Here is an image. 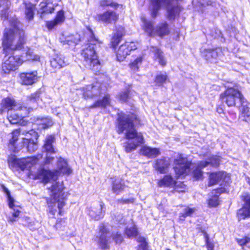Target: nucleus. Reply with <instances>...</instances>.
<instances>
[{
    "instance_id": "nucleus-1",
    "label": "nucleus",
    "mask_w": 250,
    "mask_h": 250,
    "mask_svg": "<svg viewBox=\"0 0 250 250\" xmlns=\"http://www.w3.org/2000/svg\"><path fill=\"white\" fill-rule=\"evenodd\" d=\"M4 21H9L10 28H6L2 39V47L5 54L2 64V71L6 74L15 70L23 62H40V56L35 54L33 50L27 48L21 56H10L15 50H21L25 43L24 32L21 29V25L17 21L16 17H5Z\"/></svg>"
},
{
    "instance_id": "nucleus-2",
    "label": "nucleus",
    "mask_w": 250,
    "mask_h": 250,
    "mask_svg": "<svg viewBox=\"0 0 250 250\" xmlns=\"http://www.w3.org/2000/svg\"><path fill=\"white\" fill-rule=\"evenodd\" d=\"M137 120V116L133 113H121L118 114L117 128L119 134L125 132L128 141L125 143V151L127 153L136 149L143 143L144 138L141 133H138L134 127Z\"/></svg>"
},
{
    "instance_id": "nucleus-3",
    "label": "nucleus",
    "mask_w": 250,
    "mask_h": 250,
    "mask_svg": "<svg viewBox=\"0 0 250 250\" xmlns=\"http://www.w3.org/2000/svg\"><path fill=\"white\" fill-rule=\"evenodd\" d=\"M87 29L89 33L88 43L83 49L81 55L83 59V63L84 66L88 69L97 71L101 67L100 62L95 51L96 45L99 42L95 38L91 29L88 27Z\"/></svg>"
},
{
    "instance_id": "nucleus-4",
    "label": "nucleus",
    "mask_w": 250,
    "mask_h": 250,
    "mask_svg": "<svg viewBox=\"0 0 250 250\" xmlns=\"http://www.w3.org/2000/svg\"><path fill=\"white\" fill-rule=\"evenodd\" d=\"M64 187L62 182H54L51 187L48 188L52 200L53 205H49V212L53 216L57 211L56 204L60 215L62 214V209L65 204L67 193L63 191Z\"/></svg>"
},
{
    "instance_id": "nucleus-5",
    "label": "nucleus",
    "mask_w": 250,
    "mask_h": 250,
    "mask_svg": "<svg viewBox=\"0 0 250 250\" xmlns=\"http://www.w3.org/2000/svg\"><path fill=\"white\" fill-rule=\"evenodd\" d=\"M71 172L72 169L68 166L67 162L60 157L58 160L57 169L55 172L41 168L36 173L35 178L41 180L43 183H47L50 179H55L60 174L69 175Z\"/></svg>"
},
{
    "instance_id": "nucleus-6",
    "label": "nucleus",
    "mask_w": 250,
    "mask_h": 250,
    "mask_svg": "<svg viewBox=\"0 0 250 250\" xmlns=\"http://www.w3.org/2000/svg\"><path fill=\"white\" fill-rule=\"evenodd\" d=\"M182 0H152L150 9L152 16H156L158 11L162 8L166 9L167 16H178L183 10V7L178 3Z\"/></svg>"
},
{
    "instance_id": "nucleus-7",
    "label": "nucleus",
    "mask_w": 250,
    "mask_h": 250,
    "mask_svg": "<svg viewBox=\"0 0 250 250\" xmlns=\"http://www.w3.org/2000/svg\"><path fill=\"white\" fill-rule=\"evenodd\" d=\"M141 21L143 29L148 36H157L163 38L170 33V28L166 22L159 23L154 28L155 21L153 18L147 19L145 17H142Z\"/></svg>"
},
{
    "instance_id": "nucleus-8",
    "label": "nucleus",
    "mask_w": 250,
    "mask_h": 250,
    "mask_svg": "<svg viewBox=\"0 0 250 250\" xmlns=\"http://www.w3.org/2000/svg\"><path fill=\"white\" fill-rule=\"evenodd\" d=\"M99 229L98 243L101 249H108L112 240H114L116 244H120L123 242V236L120 232H112L111 234L108 229L104 224L99 225Z\"/></svg>"
},
{
    "instance_id": "nucleus-9",
    "label": "nucleus",
    "mask_w": 250,
    "mask_h": 250,
    "mask_svg": "<svg viewBox=\"0 0 250 250\" xmlns=\"http://www.w3.org/2000/svg\"><path fill=\"white\" fill-rule=\"evenodd\" d=\"M43 155L39 154L36 156L17 159L14 156L9 157L8 164L10 167H19L21 170L30 168L33 165L38 163L39 160L42 158Z\"/></svg>"
},
{
    "instance_id": "nucleus-10",
    "label": "nucleus",
    "mask_w": 250,
    "mask_h": 250,
    "mask_svg": "<svg viewBox=\"0 0 250 250\" xmlns=\"http://www.w3.org/2000/svg\"><path fill=\"white\" fill-rule=\"evenodd\" d=\"M223 102H225L228 106H235L236 103L244 102L245 98L241 92L237 89L228 86L227 89L220 96Z\"/></svg>"
},
{
    "instance_id": "nucleus-11",
    "label": "nucleus",
    "mask_w": 250,
    "mask_h": 250,
    "mask_svg": "<svg viewBox=\"0 0 250 250\" xmlns=\"http://www.w3.org/2000/svg\"><path fill=\"white\" fill-rule=\"evenodd\" d=\"M55 140L53 135H48L46 137L44 144L43 146V152L45 153L43 165H49L52 163L54 160V157L53 156L56 151L53 145Z\"/></svg>"
},
{
    "instance_id": "nucleus-12",
    "label": "nucleus",
    "mask_w": 250,
    "mask_h": 250,
    "mask_svg": "<svg viewBox=\"0 0 250 250\" xmlns=\"http://www.w3.org/2000/svg\"><path fill=\"white\" fill-rule=\"evenodd\" d=\"M31 109L32 108L19 106L15 110H11L8 111L7 119L11 124H18L22 118L29 113Z\"/></svg>"
},
{
    "instance_id": "nucleus-13",
    "label": "nucleus",
    "mask_w": 250,
    "mask_h": 250,
    "mask_svg": "<svg viewBox=\"0 0 250 250\" xmlns=\"http://www.w3.org/2000/svg\"><path fill=\"white\" fill-rule=\"evenodd\" d=\"M174 169L177 176L186 174L189 171L191 163L187 159L179 155L174 162Z\"/></svg>"
},
{
    "instance_id": "nucleus-14",
    "label": "nucleus",
    "mask_w": 250,
    "mask_h": 250,
    "mask_svg": "<svg viewBox=\"0 0 250 250\" xmlns=\"http://www.w3.org/2000/svg\"><path fill=\"white\" fill-rule=\"evenodd\" d=\"M137 45L134 42H126L121 45L117 52V59L120 61H123L129 54L131 50L137 49Z\"/></svg>"
},
{
    "instance_id": "nucleus-15",
    "label": "nucleus",
    "mask_w": 250,
    "mask_h": 250,
    "mask_svg": "<svg viewBox=\"0 0 250 250\" xmlns=\"http://www.w3.org/2000/svg\"><path fill=\"white\" fill-rule=\"evenodd\" d=\"M222 51L220 48L205 49L202 52V56L208 61L211 62H216L218 58L220 57Z\"/></svg>"
},
{
    "instance_id": "nucleus-16",
    "label": "nucleus",
    "mask_w": 250,
    "mask_h": 250,
    "mask_svg": "<svg viewBox=\"0 0 250 250\" xmlns=\"http://www.w3.org/2000/svg\"><path fill=\"white\" fill-rule=\"evenodd\" d=\"M22 84L26 85H32L38 80V72L33 71L30 72H23L20 74Z\"/></svg>"
},
{
    "instance_id": "nucleus-17",
    "label": "nucleus",
    "mask_w": 250,
    "mask_h": 250,
    "mask_svg": "<svg viewBox=\"0 0 250 250\" xmlns=\"http://www.w3.org/2000/svg\"><path fill=\"white\" fill-rule=\"evenodd\" d=\"M60 42L63 45H68L69 46H74L80 41L79 35L76 34L66 35L62 34L59 39Z\"/></svg>"
},
{
    "instance_id": "nucleus-18",
    "label": "nucleus",
    "mask_w": 250,
    "mask_h": 250,
    "mask_svg": "<svg viewBox=\"0 0 250 250\" xmlns=\"http://www.w3.org/2000/svg\"><path fill=\"white\" fill-rule=\"evenodd\" d=\"M169 166V159L164 158L155 160L153 164V167L160 173H165L167 171Z\"/></svg>"
},
{
    "instance_id": "nucleus-19",
    "label": "nucleus",
    "mask_w": 250,
    "mask_h": 250,
    "mask_svg": "<svg viewBox=\"0 0 250 250\" xmlns=\"http://www.w3.org/2000/svg\"><path fill=\"white\" fill-rule=\"evenodd\" d=\"M98 83L96 85H89L83 88V96L85 99H91L101 94Z\"/></svg>"
},
{
    "instance_id": "nucleus-20",
    "label": "nucleus",
    "mask_w": 250,
    "mask_h": 250,
    "mask_svg": "<svg viewBox=\"0 0 250 250\" xmlns=\"http://www.w3.org/2000/svg\"><path fill=\"white\" fill-rule=\"evenodd\" d=\"M39 6L40 9L38 11L39 14H51L54 10L51 0H44L40 4Z\"/></svg>"
},
{
    "instance_id": "nucleus-21",
    "label": "nucleus",
    "mask_w": 250,
    "mask_h": 250,
    "mask_svg": "<svg viewBox=\"0 0 250 250\" xmlns=\"http://www.w3.org/2000/svg\"><path fill=\"white\" fill-rule=\"evenodd\" d=\"M50 66L54 70L59 69L65 65L67 63L64 60V57L62 55H57L50 60Z\"/></svg>"
},
{
    "instance_id": "nucleus-22",
    "label": "nucleus",
    "mask_w": 250,
    "mask_h": 250,
    "mask_svg": "<svg viewBox=\"0 0 250 250\" xmlns=\"http://www.w3.org/2000/svg\"><path fill=\"white\" fill-rule=\"evenodd\" d=\"M19 106L16 105L15 102L10 98H6L2 100L1 103V113L11 110H15Z\"/></svg>"
},
{
    "instance_id": "nucleus-23",
    "label": "nucleus",
    "mask_w": 250,
    "mask_h": 250,
    "mask_svg": "<svg viewBox=\"0 0 250 250\" xmlns=\"http://www.w3.org/2000/svg\"><path fill=\"white\" fill-rule=\"evenodd\" d=\"M208 162L204 161L199 162L192 171L193 177L196 180L201 179L203 177V171L202 169L208 166Z\"/></svg>"
},
{
    "instance_id": "nucleus-24",
    "label": "nucleus",
    "mask_w": 250,
    "mask_h": 250,
    "mask_svg": "<svg viewBox=\"0 0 250 250\" xmlns=\"http://www.w3.org/2000/svg\"><path fill=\"white\" fill-rule=\"evenodd\" d=\"M141 152L143 155L150 158H155L161 154L159 148H152L147 146L142 147Z\"/></svg>"
},
{
    "instance_id": "nucleus-25",
    "label": "nucleus",
    "mask_w": 250,
    "mask_h": 250,
    "mask_svg": "<svg viewBox=\"0 0 250 250\" xmlns=\"http://www.w3.org/2000/svg\"><path fill=\"white\" fill-rule=\"evenodd\" d=\"M104 205L100 204L96 207H92L89 214L91 218L95 220H99L104 216V211H103Z\"/></svg>"
},
{
    "instance_id": "nucleus-26",
    "label": "nucleus",
    "mask_w": 250,
    "mask_h": 250,
    "mask_svg": "<svg viewBox=\"0 0 250 250\" xmlns=\"http://www.w3.org/2000/svg\"><path fill=\"white\" fill-rule=\"evenodd\" d=\"M227 173L224 172H213L209 175V181L208 186H212L217 184L221 180H225L226 178Z\"/></svg>"
},
{
    "instance_id": "nucleus-27",
    "label": "nucleus",
    "mask_w": 250,
    "mask_h": 250,
    "mask_svg": "<svg viewBox=\"0 0 250 250\" xmlns=\"http://www.w3.org/2000/svg\"><path fill=\"white\" fill-rule=\"evenodd\" d=\"M176 181L173 179L171 175H165L162 179L160 180L158 183V185L160 187H170L172 188L175 186Z\"/></svg>"
},
{
    "instance_id": "nucleus-28",
    "label": "nucleus",
    "mask_w": 250,
    "mask_h": 250,
    "mask_svg": "<svg viewBox=\"0 0 250 250\" xmlns=\"http://www.w3.org/2000/svg\"><path fill=\"white\" fill-rule=\"evenodd\" d=\"M21 146H26L27 150L30 152L35 151L38 148V145L36 142L31 138H22Z\"/></svg>"
},
{
    "instance_id": "nucleus-29",
    "label": "nucleus",
    "mask_w": 250,
    "mask_h": 250,
    "mask_svg": "<svg viewBox=\"0 0 250 250\" xmlns=\"http://www.w3.org/2000/svg\"><path fill=\"white\" fill-rule=\"evenodd\" d=\"M21 133L20 129H16L14 130L11 133V138L9 140V144L14 147V152H18L20 149L22 147V146H17L16 142L19 139Z\"/></svg>"
},
{
    "instance_id": "nucleus-30",
    "label": "nucleus",
    "mask_w": 250,
    "mask_h": 250,
    "mask_svg": "<svg viewBox=\"0 0 250 250\" xmlns=\"http://www.w3.org/2000/svg\"><path fill=\"white\" fill-rule=\"evenodd\" d=\"M125 186L124 181L120 178H116L112 183V191L116 194H119L122 192Z\"/></svg>"
},
{
    "instance_id": "nucleus-31",
    "label": "nucleus",
    "mask_w": 250,
    "mask_h": 250,
    "mask_svg": "<svg viewBox=\"0 0 250 250\" xmlns=\"http://www.w3.org/2000/svg\"><path fill=\"white\" fill-rule=\"evenodd\" d=\"M110 105V99L108 95H106L102 100L96 101L93 104L88 107L89 109L101 107L105 108Z\"/></svg>"
},
{
    "instance_id": "nucleus-32",
    "label": "nucleus",
    "mask_w": 250,
    "mask_h": 250,
    "mask_svg": "<svg viewBox=\"0 0 250 250\" xmlns=\"http://www.w3.org/2000/svg\"><path fill=\"white\" fill-rule=\"evenodd\" d=\"M124 34V28L122 26L119 27L111 39V43L113 47H115L118 44Z\"/></svg>"
},
{
    "instance_id": "nucleus-33",
    "label": "nucleus",
    "mask_w": 250,
    "mask_h": 250,
    "mask_svg": "<svg viewBox=\"0 0 250 250\" xmlns=\"http://www.w3.org/2000/svg\"><path fill=\"white\" fill-rule=\"evenodd\" d=\"M151 51L154 54L156 60H157L159 64L162 66L166 64V61L163 55V53L157 47H152Z\"/></svg>"
},
{
    "instance_id": "nucleus-34",
    "label": "nucleus",
    "mask_w": 250,
    "mask_h": 250,
    "mask_svg": "<svg viewBox=\"0 0 250 250\" xmlns=\"http://www.w3.org/2000/svg\"><path fill=\"white\" fill-rule=\"evenodd\" d=\"M223 191L224 189L222 188L215 189L213 190L212 194L214 193L215 195L208 200V204L209 206L211 207H215L219 205V195L218 194H221L223 192Z\"/></svg>"
},
{
    "instance_id": "nucleus-35",
    "label": "nucleus",
    "mask_w": 250,
    "mask_h": 250,
    "mask_svg": "<svg viewBox=\"0 0 250 250\" xmlns=\"http://www.w3.org/2000/svg\"><path fill=\"white\" fill-rule=\"evenodd\" d=\"M65 17H55V18L50 21H46V26L49 30H51L55 27L62 23L64 21Z\"/></svg>"
},
{
    "instance_id": "nucleus-36",
    "label": "nucleus",
    "mask_w": 250,
    "mask_h": 250,
    "mask_svg": "<svg viewBox=\"0 0 250 250\" xmlns=\"http://www.w3.org/2000/svg\"><path fill=\"white\" fill-rule=\"evenodd\" d=\"M237 216L239 221L250 217V207L243 206L238 210Z\"/></svg>"
},
{
    "instance_id": "nucleus-37",
    "label": "nucleus",
    "mask_w": 250,
    "mask_h": 250,
    "mask_svg": "<svg viewBox=\"0 0 250 250\" xmlns=\"http://www.w3.org/2000/svg\"><path fill=\"white\" fill-rule=\"evenodd\" d=\"M37 125L40 129H46L51 126L53 125V121L48 118H43L38 120Z\"/></svg>"
},
{
    "instance_id": "nucleus-38",
    "label": "nucleus",
    "mask_w": 250,
    "mask_h": 250,
    "mask_svg": "<svg viewBox=\"0 0 250 250\" xmlns=\"http://www.w3.org/2000/svg\"><path fill=\"white\" fill-rule=\"evenodd\" d=\"M195 211V208L189 207L185 208L179 214V219L184 221L186 217L191 216Z\"/></svg>"
},
{
    "instance_id": "nucleus-39",
    "label": "nucleus",
    "mask_w": 250,
    "mask_h": 250,
    "mask_svg": "<svg viewBox=\"0 0 250 250\" xmlns=\"http://www.w3.org/2000/svg\"><path fill=\"white\" fill-rule=\"evenodd\" d=\"M168 81V77L166 73H160L156 76L155 82L156 85L161 86Z\"/></svg>"
},
{
    "instance_id": "nucleus-40",
    "label": "nucleus",
    "mask_w": 250,
    "mask_h": 250,
    "mask_svg": "<svg viewBox=\"0 0 250 250\" xmlns=\"http://www.w3.org/2000/svg\"><path fill=\"white\" fill-rule=\"evenodd\" d=\"M125 233L128 238L136 237L138 233L137 229L135 225L130 227H126L125 230Z\"/></svg>"
},
{
    "instance_id": "nucleus-41",
    "label": "nucleus",
    "mask_w": 250,
    "mask_h": 250,
    "mask_svg": "<svg viewBox=\"0 0 250 250\" xmlns=\"http://www.w3.org/2000/svg\"><path fill=\"white\" fill-rule=\"evenodd\" d=\"M117 17H96V20L105 25L109 23H111L112 22H115L117 20Z\"/></svg>"
},
{
    "instance_id": "nucleus-42",
    "label": "nucleus",
    "mask_w": 250,
    "mask_h": 250,
    "mask_svg": "<svg viewBox=\"0 0 250 250\" xmlns=\"http://www.w3.org/2000/svg\"><path fill=\"white\" fill-rule=\"evenodd\" d=\"M241 114L244 117H250V108L247 106L246 99L244 100V102H241Z\"/></svg>"
},
{
    "instance_id": "nucleus-43",
    "label": "nucleus",
    "mask_w": 250,
    "mask_h": 250,
    "mask_svg": "<svg viewBox=\"0 0 250 250\" xmlns=\"http://www.w3.org/2000/svg\"><path fill=\"white\" fill-rule=\"evenodd\" d=\"M142 58L141 57H137L133 62L129 64L130 68L134 71H137L139 66L141 64Z\"/></svg>"
},
{
    "instance_id": "nucleus-44",
    "label": "nucleus",
    "mask_w": 250,
    "mask_h": 250,
    "mask_svg": "<svg viewBox=\"0 0 250 250\" xmlns=\"http://www.w3.org/2000/svg\"><path fill=\"white\" fill-rule=\"evenodd\" d=\"M204 161L208 162V165H211L213 167H216L220 164V157L217 156H212L208 161Z\"/></svg>"
},
{
    "instance_id": "nucleus-45",
    "label": "nucleus",
    "mask_w": 250,
    "mask_h": 250,
    "mask_svg": "<svg viewBox=\"0 0 250 250\" xmlns=\"http://www.w3.org/2000/svg\"><path fill=\"white\" fill-rule=\"evenodd\" d=\"M35 6L34 4L30 3H27L25 5V14L26 16H34L35 14Z\"/></svg>"
},
{
    "instance_id": "nucleus-46",
    "label": "nucleus",
    "mask_w": 250,
    "mask_h": 250,
    "mask_svg": "<svg viewBox=\"0 0 250 250\" xmlns=\"http://www.w3.org/2000/svg\"><path fill=\"white\" fill-rule=\"evenodd\" d=\"M137 241L140 243L138 250H148L147 244L144 237H139Z\"/></svg>"
},
{
    "instance_id": "nucleus-47",
    "label": "nucleus",
    "mask_w": 250,
    "mask_h": 250,
    "mask_svg": "<svg viewBox=\"0 0 250 250\" xmlns=\"http://www.w3.org/2000/svg\"><path fill=\"white\" fill-rule=\"evenodd\" d=\"M3 190L6 194L8 201V206L10 208H13L14 206V200L11 197L9 190L4 186H2Z\"/></svg>"
},
{
    "instance_id": "nucleus-48",
    "label": "nucleus",
    "mask_w": 250,
    "mask_h": 250,
    "mask_svg": "<svg viewBox=\"0 0 250 250\" xmlns=\"http://www.w3.org/2000/svg\"><path fill=\"white\" fill-rule=\"evenodd\" d=\"M241 199L244 202L243 206L250 207V194L244 193L241 195Z\"/></svg>"
},
{
    "instance_id": "nucleus-49",
    "label": "nucleus",
    "mask_w": 250,
    "mask_h": 250,
    "mask_svg": "<svg viewBox=\"0 0 250 250\" xmlns=\"http://www.w3.org/2000/svg\"><path fill=\"white\" fill-rule=\"evenodd\" d=\"M205 0H200L199 1H197V0H193L192 1L193 4L195 7V9H197L198 11L201 10V11H203V7L205 5Z\"/></svg>"
},
{
    "instance_id": "nucleus-50",
    "label": "nucleus",
    "mask_w": 250,
    "mask_h": 250,
    "mask_svg": "<svg viewBox=\"0 0 250 250\" xmlns=\"http://www.w3.org/2000/svg\"><path fill=\"white\" fill-rule=\"evenodd\" d=\"M11 208L13 209V212L12 213V216L9 218V220L11 222H13L16 221L15 218L18 217L19 216L21 211L18 208H15L14 205Z\"/></svg>"
},
{
    "instance_id": "nucleus-51",
    "label": "nucleus",
    "mask_w": 250,
    "mask_h": 250,
    "mask_svg": "<svg viewBox=\"0 0 250 250\" xmlns=\"http://www.w3.org/2000/svg\"><path fill=\"white\" fill-rule=\"evenodd\" d=\"M100 5L102 6H110L112 7H116L119 6L117 3L112 2L108 0H101L100 1Z\"/></svg>"
},
{
    "instance_id": "nucleus-52",
    "label": "nucleus",
    "mask_w": 250,
    "mask_h": 250,
    "mask_svg": "<svg viewBox=\"0 0 250 250\" xmlns=\"http://www.w3.org/2000/svg\"><path fill=\"white\" fill-rule=\"evenodd\" d=\"M39 98H40V93L39 92H37L36 93L32 94L31 95V96H30V102L31 103L37 102L39 100Z\"/></svg>"
},
{
    "instance_id": "nucleus-53",
    "label": "nucleus",
    "mask_w": 250,
    "mask_h": 250,
    "mask_svg": "<svg viewBox=\"0 0 250 250\" xmlns=\"http://www.w3.org/2000/svg\"><path fill=\"white\" fill-rule=\"evenodd\" d=\"M120 100L122 102H126L128 98L127 91H124L120 94Z\"/></svg>"
},
{
    "instance_id": "nucleus-54",
    "label": "nucleus",
    "mask_w": 250,
    "mask_h": 250,
    "mask_svg": "<svg viewBox=\"0 0 250 250\" xmlns=\"http://www.w3.org/2000/svg\"><path fill=\"white\" fill-rule=\"evenodd\" d=\"M250 242V238L248 237H245L243 239H237L238 243L241 246L246 245V244Z\"/></svg>"
},
{
    "instance_id": "nucleus-55",
    "label": "nucleus",
    "mask_w": 250,
    "mask_h": 250,
    "mask_svg": "<svg viewBox=\"0 0 250 250\" xmlns=\"http://www.w3.org/2000/svg\"><path fill=\"white\" fill-rule=\"evenodd\" d=\"M134 201V198H129L127 199H122L119 200V202L122 203L123 204H130L133 203Z\"/></svg>"
},
{
    "instance_id": "nucleus-56",
    "label": "nucleus",
    "mask_w": 250,
    "mask_h": 250,
    "mask_svg": "<svg viewBox=\"0 0 250 250\" xmlns=\"http://www.w3.org/2000/svg\"><path fill=\"white\" fill-rule=\"evenodd\" d=\"M207 247L208 250H213L214 246H213V244H212L210 242H207Z\"/></svg>"
},
{
    "instance_id": "nucleus-57",
    "label": "nucleus",
    "mask_w": 250,
    "mask_h": 250,
    "mask_svg": "<svg viewBox=\"0 0 250 250\" xmlns=\"http://www.w3.org/2000/svg\"><path fill=\"white\" fill-rule=\"evenodd\" d=\"M62 221H58L56 223L55 226V228L57 229H61V226H62Z\"/></svg>"
},
{
    "instance_id": "nucleus-58",
    "label": "nucleus",
    "mask_w": 250,
    "mask_h": 250,
    "mask_svg": "<svg viewBox=\"0 0 250 250\" xmlns=\"http://www.w3.org/2000/svg\"><path fill=\"white\" fill-rule=\"evenodd\" d=\"M64 12L62 10H60L58 12L57 15L56 16H63Z\"/></svg>"
},
{
    "instance_id": "nucleus-59",
    "label": "nucleus",
    "mask_w": 250,
    "mask_h": 250,
    "mask_svg": "<svg viewBox=\"0 0 250 250\" xmlns=\"http://www.w3.org/2000/svg\"><path fill=\"white\" fill-rule=\"evenodd\" d=\"M32 133L35 134V135L36 136H37V135L36 133H35V132L34 130H30L29 132L26 133V134H29L30 135H31Z\"/></svg>"
},
{
    "instance_id": "nucleus-60",
    "label": "nucleus",
    "mask_w": 250,
    "mask_h": 250,
    "mask_svg": "<svg viewBox=\"0 0 250 250\" xmlns=\"http://www.w3.org/2000/svg\"><path fill=\"white\" fill-rule=\"evenodd\" d=\"M115 15H116L115 13H113L112 12H108V15H106V16H115Z\"/></svg>"
},
{
    "instance_id": "nucleus-61",
    "label": "nucleus",
    "mask_w": 250,
    "mask_h": 250,
    "mask_svg": "<svg viewBox=\"0 0 250 250\" xmlns=\"http://www.w3.org/2000/svg\"><path fill=\"white\" fill-rule=\"evenodd\" d=\"M5 1L6 0H0V6L3 4Z\"/></svg>"
},
{
    "instance_id": "nucleus-62",
    "label": "nucleus",
    "mask_w": 250,
    "mask_h": 250,
    "mask_svg": "<svg viewBox=\"0 0 250 250\" xmlns=\"http://www.w3.org/2000/svg\"><path fill=\"white\" fill-rule=\"evenodd\" d=\"M33 16H32V17H29V20H33Z\"/></svg>"
},
{
    "instance_id": "nucleus-63",
    "label": "nucleus",
    "mask_w": 250,
    "mask_h": 250,
    "mask_svg": "<svg viewBox=\"0 0 250 250\" xmlns=\"http://www.w3.org/2000/svg\"><path fill=\"white\" fill-rule=\"evenodd\" d=\"M119 223H120V224L124 223V221H123L122 220H121V221H119Z\"/></svg>"
},
{
    "instance_id": "nucleus-64",
    "label": "nucleus",
    "mask_w": 250,
    "mask_h": 250,
    "mask_svg": "<svg viewBox=\"0 0 250 250\" xmlns=\"http://www.w3.org/2000/svg\"><path fill=\"white\" fill-rule=\"evenodd\" d=\"M209 2H208L207 3V5H209V4H210V3H209Z\"/></svg>"
}]
</instances>
